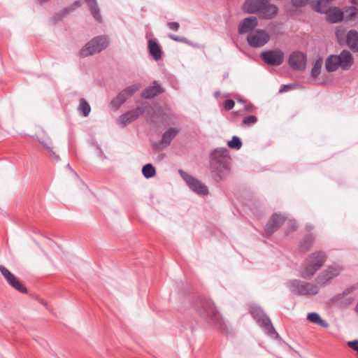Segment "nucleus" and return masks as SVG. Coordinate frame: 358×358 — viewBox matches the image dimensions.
<instances>
[{"label": "nucleus", "mask_w": 358, "mask_h": 358, "mask_svg": "<svg viewBox=\"0 0 358 358\" xmlns=\"http://www.w3.org/2000/svg\"><path fill=\"white\" fill-rule=\"evenodd\" d=\"M227 145L230 148L239 150L242 146V141L239 137L234 136L232 138L228 141Z\"/></svg>", "instance_id": "obj_34"}, {"label": "nucleus", "mask_w": 358, "mask_h": 358, "mask_svg": "<svg viewBox=\"0 0 358 358\" xmlns=\"http://www.w3.org/2000/svg\"><path fill=\"white\" fill-rule=\"evenodd\" d=\"M348 345L358 352V340L349 341Z\"/></svg>", "instance_id": "obj_42"}, {"label": "nucleus", "mask_w": 358, "mask_h": 358, "mask_svg": "<svg viewBox=\"0 0 358 358\" xmlns=\"http://www.w3.org/2000/svg\"><path fill=\"white\" fill-rule=\"evenodd\" d=\"M287 287L295 294L302 296L316 295L320 291L318 285L296 279L289 280Z\"/></svg>", "instance_id": "obj_6"}, {"label": "nucleus", "mask_w": 358, "mask_h": 358, "mask_svg": "<svg viewBox=\"0 0 358 358\" xmlns=\"http://www.w3.org/2000/svg\"><path fill=\"white\" fill-rule=\"evenodd\" d=\"M292 86H294V85H292V84H289V85H284L281 87V88L280 89L279 92H287L288 91L290 88L292 87Z\"/></svg>", "instance_id": "obj_43"}, {"label": "nucleus", "mask_w": 358, "mask_h": 358, "mask_svg": "<svg viewBox=\"0 0 358 358\" xmlns=\"http://www.w3.org/2000/svg\"><path fill=\"white\" fill-rule=\"evenodd\" d=\"M333 0H317L316 3L312 4V8L320 13H325L331 8V3Z\"/></svg>", "instance_id": "obj_25"}, {"label": "nucleus", "mask_w": 358, "mask_h": 358, "mask_svg": "<svg viewBox=\"0 0 358 358\" xmlns=\"http://www.w3.org/2000/svg\"><path fill=\"white\" fill-rule=\"evenodd\" d=\"M327 256L324 251H315L309 255L302 262L300 275L305 279H310L324 264Z\"/></svg>", "instance_id": "obj_2"}, {"label": "nucleus", "mask_w": 358, "mask_h": 358, "mask_svg": "<svg viewBox=\"0 0 358 358\" xmlns=\"http://www.w3.org/2000/svg\"><path fill=\"white\" fill-rule=\"evenodd\" d=\"M306 227V229L308 231H310L313 229V226L309 225V224H307Z\"/></svg>", "instance_id": "obj_46"}, {"label": "nucleus", "mask_w": 358, "mask_h": 358, "mask_svg": "<svg viewBox=\"0 0 358 358\" xmlns=\"http://www.w3.org/2000/svg\"><path fill=\"white\" fill-rule=\"evenodd\" d=\"M38 141L46 148V150L50 152L51 156L55 159H59V156L56 155V153L52 150V143L50 139L46 140H41L38 139Z\"/></svg>", "instance_id": "obj_33"}, {"label": "nucleus", "mask_w": 358, "mask_h": 358, "mask_svg": "<svg viewBox=\"0 0 358 358\" xmlns=\"http://www.w3.org/2000/svg\"><path fill=\"white\" fill-rule=\"evenodd\" d=\"M141 87V84L136 83L131 85L122 90L119 94L110 101L111 108L117 110L120 106L130 97H131Z\"/></svg>", "instance_id": "obj_8"}, {"label": "nucleus", "mask_w": 358, "mask_h": 358, "mask_svg": "<svg viewBox=\"0 0 358 358\" xmlns=\"http://www.w3.org/2000/svg\"><path fill=\"white\" fill-rule=\"evenodd\" d=\"M339 43L348 46L352 52H358V31L355 29L349 30L343 43L339 39Z\"/></svg>", "instance_id": "obj_17"}, {"label": "nucleus", "mask_w": 358, "mask_h": 358, "mask_svg": "<svg viewBox=\"0 0 358 358\" xmlns=\"http://www.w3.org/2000/svg\"><path fill=\"white\" fill-rule=\"evenodd\" d=\"M311 0H292V4L295 7H303L310 2Z\"/></svg>", "instance_id": "obj_37"}, {"label": "nucleus", "mask_w": 358, "mask_h": 358, "mask_svg": "<svg viewBox=\"0 0 358 358\" xmlns=\"http://www.w3.org/2000/svg\"><path fill=\"white\" fill-rule=\"evenodd\" d=\"M210 167L219 178L229 171L231 157L227 148H217L210 152Z\"/></svg>", "instance_id": "obj_3"}, {"label": "nucleus", "mask_w": 358, "mask_h": 358, "mask_svg": "<svg viewBox=\"0 0 358 358\" xmlns=\"http://www.w3.org/2000/svg\"><path fill=\"white\" fill-rule=\"evenodd\" d=\"M178 173L185 180L189 189H192L194 192L202 195H206L208 194V189L207 186L200 180L188 174L187 172L182 169L178 170Z\"/></svg>", "instance_id": "obj_9"}, {"label": "nucleus", "mask_w": 358, "mask_h": 358, "mask_svg": "<svg viewBox=\"0 0 358 358\" xmlns=\"http://www.w3.org/2000/svg\"><path fill=\"white\" fill-rule=\"evenodd\" d=\"M315 237L313 234L306 235L300 241L299 248L302 252L308 251L313 244Z\"/></svg>", "instance_id": "obj_27"}, {"label": "nucleus", "mask_w": 358, "mask_h": 358, "mask_svg": "<svg viewBox=\"0 0 358 358\" xmlns=\"http://www.w3.org/2000/svg\"><path fill=\"white\" fill-rule=\"evenodd\" d=\"M341 271L342 268L338 265L328 266L317 275L316 281L320 286L325 287L330 284L331 280L341 273Z\"/></svg>", "instance_id": "obj_10"}, {"label": "nucleus", "mask_w": 358, "mask_h": 358, "mask_svg": "<svg viewBox=\"0 0 358 358\" xmlns=\"http://www.w3.org/2000/svg\"><path fill=\"white\" fill-rule=\"evenodd\" d=\"M322 63L323 61L321 57L316 59L311 70L310 76L312 78H316L320 74Z\"/></svg>", "instance_id": "obj_30"}, {"label": "nucleus", "mask_w": 358, "mask_h": 358, "mask_svg": "<svg viewBox=\"0 0 358 358\" xmlns=\"http://www.w3.org/2000/svg\"><path fill=\"white\" fill-rule=\"evenodd\" d=\"M219 94H220V92H218L215 93V96H218Z\"/></svg>", "instance_id": "obj_49"}, {"label": "nucleus", "mask_w": 358, "mask_h": 358, "mask_svg": "<svg viewBox=\"0 0 358 358\" xmlns=\"http://www.w3.org/2000/svg\"><path fill=\"white\" fill-rule=\"evenodd\" d=\"M235 102L232 99H227L224 103L225 110H229L234 108Z\"/></svg>", "instance_id": "obj_39"}, {"label": "nucleus", "mask_w": 358, "mask_h": 358, "mask_svg": "<svg viewBox=\"0 0 358 358\" xmlns=\"http://www.w3.org/2000/svg\"><path fill=\"white\" fill-rule=\"evenodd\" d=\"M163 92L162 86L160 84L157 83V81L155 80L152 83V85L146 87L141 93L142 97L145 99H152Z\"/></svg>", "instance_id": "obj_21"}, {"label": "nucleus", "mask_w": 358, "mask_h": 358, "mask_svg": "<svg viewBox=\"0 0 358 358\" xmlns=\"http://www.w3.org/2000/svg\"><path fill=\"white\" fill-rule=\"evenodd\" d=\"M258 24L257 18L250 16L243 19L238 25V33L243 34L252 31Z\"/></svg>", "instance_id": "obj_19"}, {"label": "nucleus", "mask_w": 358, "mask_h": 358, "mask_svg": "<svg viewBox=\"0 0 358 358\" xmlns=\"http://www.w3.org/2000/svg\"><path fill=\"white\" fill-rule=\"evenodd\" d=\"M307 319L310 322L320 324L322 327L327 328L329 327L328 322L322 320L320 315L317 313H309L307 315Z\"/></svg>", "instance_id": "obj_28"}, {"label": "nucleus", "mask_w": 358, "mask_h": 358, "mask_svg": "<svg viewBox=\"0 0 358 358\" xmlns=\"http://www.w3.org/2000/svg\"><path fill=\"white\" fill-rule=\"evenodd\" d=\"M350 3H356V0H350Z\"/></svg>", "instance_id": "obj_48"}, {"label": "nucleus", "mask_w": 358, "mask_h": 358, "mask_svg": "<svg viewBox=\"0 0 358 358\" xmlns=\"http://www.w3.org/2000/svg\"><path fill=\"white\" fill-rule=\"evenodd\" d=\"M344 17L347 20L355 19L358 14V8L355 6H350L344 8Z\"/></svg>", "instance_id": "obj_29"}, {"label": "nucleus", "mask_w": 358, "mask_h": 358, "mask_svg": "<svg viewBox=\"0 0 358 358\" xmlns=\"http://www.w3.org/2000/svg\"><path fill=\"white\" fill-rule=\"evenodd\" d=\"M169 37L171 40L177 41V42L187 43V39L183 37H180V36H176V35L171 34L169 35Z\"/></svg>", "instance_id": "obj_40"}, {"label": "nucleus", "mask_w": 358, "mask_h": 358, "mask_svg": "<svg viewBox=\"0 0 358 358\" xmlns=\"http://www.w3.org/2000/svg\"><path fill=\"white\" fill-rule=\"evenodd\" d=\"M66 168L69 169V170H71L75 174V176H77L76 172L73 169H71V167L70 166V165L69 164L66 165Z\"/></svg>", "instance_id": "obj_45"}, {"label": "nucleus", "mask_w": 358, "mask_h": 358, "mask_svg": "<svg viewBox=\"0 0 358 358\" xmlns=\"http://www.w3.org/2000/svg\"><path fill=\"white\" fill-rule=\"evenodd\" d=\"M167 26L173 31H178L180 28V24L177 22H168Z\"/></svg>", "instance_id": "obj_41"}, {"label": "nucleus", "mask_w": 358, "mask_h": 358, "mask_svg": "<svg viewBox=\"0 0 358 358\" xmlns=\"http://www.w3.org/2000/svg\"><path fill=\"white\" fill-rule=\"evenodd\" d=\"M179 130L175 127L168 129L163 134L161 141L156 145V148L162 150L170 145L172 140L177 136Z\"/></svg>", "instance_id": "obj_18"}, {"label": "nucleus", "mask_w": 358, "mask_h": 358, "mask_svg": "<svg viewBox=\"0 0 358 358\" xmlns=\"http://www.w3.org/2000/svg\"><path fill=\"white\" fill-rule=\"evenodd\" d=\"M40 3L47 2L48 0H37Z\"/></svg>", "instance_id": "obj_47"}, {"label": "nucleus", "mask_w": 358, "mask_h": 358, "mask_svg": "<svg viewBox=\"0 0 358 358\" xmlns=\"http://www.w3.org/2000/svg\"><path fill=\"white\" fill-rule=\"evenodd\" d=\"M338 56L340 67L343 70H348L354 63V59L350 51L343 50L341 52Z\"/></svg>", "instance_id": "obj_20"}, {"label": "nucleus", "mask_w": 358, "mask_h": 358, "mask_svg": "<svg viewBox=\"0 0 358 358\" xmlns=\"http://www.w3.org/2000/svg\"><path fill=\"white\" fill-rule=\"evenodd\" d=\"M288 64L295 71H303L307 65V56L301 51H294L289 56Z\"/></svg>", "instance_id": "obj_12"}, {"label": "nucleus", "mask_w": 358, "mask_h": 358, "mask_svg": "<svg viewBox=\"0 0 358 358\" xmlns=\"http://www.w3.org/2000/svg\"><path fill=\"white\" fill-rule=\"evenodd\" d=\"M269 41V35L266 31L257 29L254 33L250 34L247 36V41L250 46L252 48H259L264 46Z\"/></svg>", "instance_id": "obj_13"}, {"label": "nucleus", "mask_w": 358, "mask_h": 358, "mask_svg": "<svg viewBox=\"0 0 358 358\" xmlns=\"http://www.w3.org/2000/svg\"><path fill=\"white\" fill-rule=\"evenodd\" d=\"M338 56L337 55H331L325 62V68L328 72H334L340 67Z\"/></svg>", "instance_id": "obj_24"}, {"label": "nucleus", "mask_w": 358, "mask_h": 358, "mask_svg": "<svg viewBox=\"0 0 358 358\" xmlns=\"http://www.w3.org/2000/svg\"><path fill=\"white\" fill-rule=\"evenodd\" d=\"M355 289V287L354 286L346 288L345 290L343 291L342 293L339 294L338 295V299H341L344 298L345 296L348 295L351 292H352Z\"/></svg>", "instance_id": "obj_38"}, {"label": "nucleus", "mask_w": 358, "mask_h": 358, "mask_svg": "<svg viewBox=\"0 0 358 358\" xmlns=\"http://www.w3.org/2000/svg\"><path fill=\"white\" fill-rule=\"evenodd\" d=\"M78 110L82 113L84 117H87L91 111V107L85 99L81 98L80 99Z\"/></svg>", "instance_id": "obj_32"}, {"label": "nucleus", "mask_w": 358, "mask_h": 358, "mask_svg": "<svg viewBox=\"0 0 358 358\" xmlns=\"http://www.w3.org/2000/svg\"><path fill=\"white\" fill-rule=\"evenodd\" d=\"M108 38L106 36H98L90 41L80 50L79 55L86 57L95 53H99L108 45Z\"/></svg>", "instance_id": "obj_7"}, {"label": "nucleus", "mask_w": 358, "mask_h": 358, "mask_svg": "<svg viewBox=\"0 0 358 358\" xmlns=\"http://www.w3.org/2000/svg\"><path fill=\"white\" fill-rule=\"evenodd\" d=\"M257 122V117L255 115H249L243 120V124L246 125H251Z\"/></svg>", "instance_id": "obj_36"}, {"label": "nucleus", "mask_w": 358, "mask_h": 358, "mask_svg": "<svg viewBox=\"0 0 358 358\" xmlns=\"http://www.w3.org/2000/svg\"><path fill=\"white\" fill-rule=\"evenodd\" d=\"M0 271L2 275L6 278L8 283L16 290L21 293H27V289L20 282V281L5 266H0Z\"/></svg>", "instance_id": "obj_14"}, {"label": "nucleus", "mask_w": 358, "mask_h": 358, "mask_svg": "<svg viewBox=\"0 0 358 358\" xmlns=\"http://www.w3.org/2000/svg\"><path fill=\"white\" fill-rule=\"evenodd\" d=\"M85 1L87 3L93 17L98 22H101L102 17H101L100 10L98 6L96 1V0H85Z\"/></svg>", "instance_id": "obj_26"}, {"label": "nucleus", "mask_w": 358, "mask_h": 358, "mask_svg": "<svg viewBox=\"0 0 358 358\" xmlns=\"http://www.w3.org/2000/svg\"><path fill=\"white\" fill-rule=\"evenodd\" d=\"M196 306L199 314L208 323L217 327H221L222 321L220 313L211 300L201 299Z\"/></svg>", "instance_id": "obj_4"}, {"label": "nucleus", "mask_w": 358, "mask_h": 358, "mask_svg": "<svg viewBox=\"0 0 358 358\" xmlns=\"http://www.w3.org/2000/svg\"><path fill=\"white\" fill-rule=\"evenodd\" d=\"M242 8L245 13H257L262 19H271L278 11V8L271 3L270 0H245Z\"/></svg>", "instance_id": "obj_1"}, {"label": "nucleus", "mask_w": 358, "mask_h": 358, "mask_svg": "<svg viewBox=\"0 0 358 358\" xmlns=\"http://www.w3.org/2000/svg\"><path fill=\"white\" fill-rule=\"evenodd\" d=\"M144 113V108L140 106L136 107L135 109L129 110L121 116L118 119L119 124L122 127L127 126L129 123L136 120L140 115Z\"/></svg>", "instance_id": "obj_16"}, {"label": "nucleus", "mask_w": 358, "mask_h": 358, "mask_svg": "<svg viewBox=\"0 0 358 358\" xmlns=\"http://www.w3.org/2000/svg\"><path fill=\"white\" fill-rule=\"evenodd\" d=\"M260 57L269 66H280L284 61V53L280 49L266 50L260 54Z\"/></svg>", "instance_id": "obj_11"}, {"label": "nucleus", "mask_w": 358, "mask_h": 358, "mask_svg": "<svg viewBox=\"0 0 358 358\" xmlns=\"http://www.w3.org/2000/svg\"><path fill=\"white\" fill-rule=\"evenodd\" d=\"M286 217L281 214H273L266 226L265 235L270 236L273 234L284 223Z\"/></svg>", "instance_id": "obj_15"}, {"label": "nucleus", "mask_w": 358, "mask_h": 358, "mask_svg": "<svg viewBox=\"0 0 358 358\" xmlns=\"http://www.w3.org/2000/svg\"><path fill=\"white\" fill-rule=\"evenodd\" d=\"M325 14L327 20L331 23L341 22L344 17V12L337 7L330 8Z\"/></svg>", "instance_id": "obj_22"}, {"label": "nucleus", "mask_w": 358, "mask_h": 358, "mask_svg": "<svg viewBox=\"0 0 358 358\" xmlns=\"http://www.w3.org/2000/svg\"><path fill=\"white\" fill-rule=\"evenodd\" d=\"M250 313L257 323L262 328L265 334L272 338L278 336V333L275 331L270 318L262 308L257 305H252L250 307Z\"/></svg>", "instance_id": "obj_5"}, {"label": "nucleus", "mask_w": 358, "mask_h": 358, "mask_svg": "<svg viewBox=\"0 0 358 358\" xmlns=\"http://www.w3.org/2000/svg\"><path fill=\"white\" fill-rule=\"evenodd\" d=\"M142 173L145 178L148 179L156 174V170L152 164H147L143 166Z\"/></svg>", "instance_id": "obj_31"}, {"label": "nucleus", "mask_w": 358, "mask_h": 358, "mask_svg": "<svg viewBox=\"0 0 358 358\" xmlns=\"http://www.w3.org/2000/svg\"><path fill=\"white\" fill-rule=\"evenodd\" d=\"M148 50L150 55L155 59L159 60L162 58V51L161 47L157 41L154 40L148 41Z\"/></svg>", "instance_id": "obj_23"}, {"label": "nucleus", "mask_w": 358, "mask_h": 358, "mask_svg": "<svg viewBox=\"0 0 358 358\" xmlns=\"http://www.w3.org/2000/svg\"><path fill=\"white\" fill-rule=\"evenodd\" d=\"M291 231H294L297 229V225L295 221H290Z\"/></svg>", "instance_id": "obj_44"}, {"label": "nucleus", "mask_w": 358, "mask_h": 358, "mask_svg": "<svg viewBox=\"0 0 358 358\" xmlns=\"http://www.w3.org/2000/svg\"><path fill=\"white\" fill-rule=\"evenodd\" d=\"M81 6V1L77 0L75 1L71 6L69 7L64 8L61 13V17L66 15L69 13L73 11L77 8L80 7Z\"/></svg>", "instance_id": "obj_35"}]
</instances>
